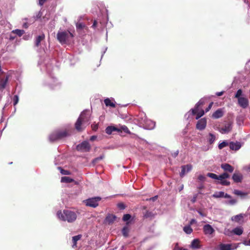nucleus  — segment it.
<instances>
[{
	"instance_id": "1",
	"label": "nucleus",
	"mask_w": 250,
	"mask_h": 250,
	"mask_svg": "<svg viewBox=\"0 0 250 250\" xmlns=\"http://www.w3.org/2000/svg\"><path fill=\"white\" fill-rule=\"evenodd\" d=\"M57 215L60 220L67 221L68 223L74 222L77 217V215L74 211L68 209L59 210L57 213Z\"/></svg>"
},
{
	"instance_id": "2",
	"label": "nucleus",
	"mask_w": 250,
	"mask_h": 250,
	"mask_svg": "<svg viewBox=\"0 0 250 250\" xmlns=\"http://www.w3.org/2000/svg\"><path fill=\"white\" fill-rule=\"evenodd\" d=\"M207 176L212 179L218 180L219 181V183L222 185L228 186L230 184L229 182L227 180V179L229 177V175L226 172L217 175L213 173H208Z\"/></svg>"
},
{
	"instance_id": "3",
	"label": "nucleus",
	"mask_w": 250,
	"mask_h": 250,
	"mask_svg": "<svg viewBox=\"0 0 250 250\" xmlns=\"http://www.w3.org/2000/svg\"><path fill=\"white\" fill-rule=\"evenodd\" d=\"M206 140L207 144L201 147L202 150L204 151H207L212 148L213 145L216 140V135L213 133H209L206 136Z\"/></svg>"
},
{
	"instance_id": "4",
	"label": "nucleus",
	"mask_w": 250,
	"mask_h": 250,
	"mask_svg": "<svg viewBox=\"0 0 250 250\" xmlns=\"http://www.w3.org/2000/svg\"><path fill=\"white\" fill-rule=\"evenodd\" d=\"M69 135L66 130L55 131L49 136L50 141L53 142L67 136Z\"/></svg>"
},
{
	"instance_id": "5",
	"label": "nucleus",
	"mask_w": 250,
	"mask_h": 250,
	"mask_svg": "<svg viewBox=\"0 0 250 250\" xmlns=\"http://www.w3.org/2000/svg\"><path fill=\"white\" fill-rule=\"evenodd\" d=\"M57 39L62 43H65L68 41L69 37H73L72 33L66 32H59L57 34Z\"/></svg>"
},
{
	"instance_id": "6",
	"label": "nucleus",
	"mask_w": 250,
	"mask_h": 250,
	"mask_svg": "<svg viewBox=\"0 0 250 250\" xmlns=\"http://www.w3.org/2000/svg\"><path fill=\"white\" fill-rule=\"evenodd\" d=\"M101 200L100 197H95L85 200L84 202L87 206L96 208L99 205V202Z\"/></svg>"
},
{
	"instance_id": "7",
	"label": "nucleus",
	"mask_w": 250,
	"mask_h": 250,
	"mask_svg": "<svg viewBox=\"0 0 250 250\" xmlns=\"http://www.w3.org/2000/svg\"><path fill=\"white\" fill-rule=\"evenodd\" d=\"M83 122V123L87 125H89L90 120V115L89 111L88 110L83 111L80 114L79 117Z\"/></svg>"
},
{
	"instance_id": "8",
	"label": "nucleus",
	"mask_w": 250,
	"mask_h": 250,
	"mask_svg": "<svg viewBox=\"0 0 250 250\" xmlns=\"http://www.w3.org/2000/svg\"><path fill=\"white\" fill-rule=\"evenodd\" d=\"M91 146L87 141H84L77 146V149L82 152H88Z\"/></svg>"
},
{
	"instance_id": "9",
	"label": "nucleus",
	"mask_w": 250,
	"mask_h": 250,
	"mask_svg": "<svg viewBox=\"0 0 250 250\" xmlns=\"http://www.w3.org/2000/svg\"><path fill=\"white\" fill-rule=\"evenodd\" d=\"M204 104V100L203 99H201L195 105L194 108L191 109V112L188 113L185 115V116H188V118L189 117L190 115H194L195 114L198 110L199 107Z\"/></svg>"
},
{
	"instance_id": "10",
	"label": "nucleus",
	"mask_w": 250,
	"mask_h": 250,
	"mask_svg": "<svg viewBox=\"0 0 250 250\" xmlns=\"http://www.w3.org/2000/svg\"><path fill=\"white\" fill-rule=\"evenodd\" d=\"M86 126L87 125L83 123V122L79 118H78L75 124V128L78 131H82Z\"/></svg>"
},
{
	"instance_id": "11",
	"label": "nucleus",
	"mask_w": 250,
	"mask_h": 250,
	"mask_svg": "<svg viewBox=\"0 0 250 250\" xmlns=\"http://www.w3.org/2000/svg\"><path fill=\"white\" fill-rule=\"evenodd\" d=\"M203 231L205 235H210L214 233L215 230L209 224H206L203 226Z\"/></svg>"
},
{
	"instance_id": "12",
	"label": "nucleus",
	"mask_w": 250,
	"mask_h": 250,
	"mask_svg": "<svg viewBox=\"0 0 250 250\" xmlns=\"http://www.w3.org/2000/svg\"><path fill=\"white\" fill-rule=\"evenodd\" d=\"M11 24L6 21H0V33H3L5 30L11 28Z\"/></svg>"
},
{
	"instance_id": "13",
	"label": "nucleus",
	"mask_w": 250,
	"mask_h": 250,
	"mask_svg": "<svg viewBox=\"0 0 250 250\" xmlns=\"http://www.w3.org/2000/svg\"><path fill=\"white\" fill-rule=\"evenodd\" d=\"M207 125V120L205 118H202L199 120L197 124H196V128L197 129L200 130H204Z\"/></svg>"
},
{
	"instance_id": "14",
	"label": "nucleus",
	"mask_w": 250,
	"mask_h": 250,
	"mask_svg": "<svg viewBox=\"0 0 250 250\" xmlns=\"http://www.w3.org/2000/svg\"><path fill=\"white\" fill-rule=\"evenodd\" d=\"M238 103L240 106L243 108H246L249 106V100L246 97H241L238 99Z\"/></svg>"
},
{
	"instance_id": "15",
	"label": "nucleus",
	"mask_w": 250,
	"mask_h": 250,
	"mask_svg": "<svg viewBox=\"0 0 250 250\" xmlns=\"http://www.w3.org/2000/svg\"><path fill=\"white\" fill-rule=\"evenodd\" d=\"M182 171L180 174V176L183 177L186 173L190 171L192 168V166L190 164L182 166Z\"/></svg>"
},
{
	"instance_id": "16",
	"label": "nucleus",
	"mask_w": 250,
	"mask_h": 250,
	"mask_svg": "<svg viewBox=\"0 0 250 250\" xmlns=\"http://www.w3.org/2000/svg\"><path fill=\"white\" fill-rule=\"evenodd\" d=\"M212 196L215 198H230V196L227 194L225 193L223 191H219V192H215Z\"/></svg>"
},
{
	"instance_id": "17",
	"label": "nucleus",
	"mask_w": 250,
	"mask_h": 250,
	"mask_svg": "<svg viewBox=\"0 0 250 250\" xmlns=\"http://www.w3.org/2000/svg\"><path fill=\"white\" fill-rule=\"evenodd\" d=\"M230 149L237 151L239 150L242 146V144L239 142H231L229 144Z\"/></svg>"
},
{
	"instance_id": "18",
	"label": "nucleus",
	"mask_w": 250,
	"mask_h": 250,
	"mask_svg": "<svg viewBox=\"0 0 250 250\" xmlns=\"http://www.w3.org/2000/svg\"><path fill=\"white\" fill-rule=\"evenodd\" d=\"M231 124L230 123H228L225 125L223 127L220 128L219 129V132L222 134H227L230 132L231 130Z\"/></svg>"
},
{
	"instance_id": "19",
	"label": "nucleus",
	"mask_w": 250,
	"mask_h": 250,
	"mask_svg": "<svg viewBox=\"0 0 250 250\" xmlns=\"http://www.w3.org/2000/svg\"><path fill=\"white\" fill-rule=\"evenodd\" d=\"M146 122L144 124V127L147 129H152L155 126V123L150 120H145Z\"/></svg>"
},
{
	"instance_id": "20",
	"label": "nucleus",
	"mask_w": 250,
	"mask_h": 250,
	"mask_svg": "<svg viewBox=\"0 0 250 250\" xmlns=\"http://www.w3.org/2000/svg\"><path fill=\"white\" fill-rule=\"evenodd\" d=\"M224 115V111L222 109L220 108L217 109L216 111H215L212 117L214 119H218L222 117Z\"/></svg>"
},
{
	"instance_id": "21",
	"label": "nucleus",
	"mask_w": 250,
	"mask_h": 250,
	"mask_svg": "<svg viewBox=\"0 0 250 250\" xmlns=\"http://www.w3.org/2000/svg\"><path fill=\"white\" fill-rule=\"evenodd\" d=\"M221 167L226 171H228L230 173L233 172L234 168L233 167L228 164H223L221 165Z\"/></svg>"
},
{
	"instance_id": "22",
	"label": "nucleus",
	"mask_w": 250,
	"mask_h": 250,
	"mask_svg": "<svg viewBox=\"0 0 250 250\" xmlns=\"http://www.w3.org/2000/svg\"><path fill=\"white\" fill-rule=\"evenodd\" d=\"M242 175L239 172H235L232 175V179L235 182H240L242 179Z\"/></svg>"
},
{
	"instance_id": "23",
	"label": "nucleus",
	"mask_w": 250,
	"mask_h": 250,
	"mask_svg": "<svg viewBox=\"0 0 250 250\" xmlns=\"http://www.w3.org/2000/svg\"><path fill=\"white\" fill-rule=\"evenodd\" d=\"M200 241L198 239H195L191 242L190 247L192 249H198L200 248Z\"/></svg>"
},
{
	"instance_id": "24",
	"label": "nucleus",
	"mask_w": 250,
	"mask_h": 250,
	"mask_svg": "<svg viewBox=\"0 0 250 250\" xmlns=\"http://www.w3.org/2000/svg\"><path fill=\"white\" fill-rule=\"evenodd\" d=\"M237 246H235L234 248H232V245L230 244H221L220 246V249L221 250H232L236 249Z\"/></svg>"
},
{
	"instance_id": "25",
	"label": "nucleus",
	"mask_w": 250,
	"mask_h": 250,
	"mask_svg": "<svg viewBox=\"0 0 250 250\" xmlns=\"http://www.w3.org/2000/svg\"><path fill=\"white\" fill-rule=\"evenodd\" d=\"M147 119H148L146 117V114H144V113H141L140 114L138 120V121L139 122V123L142 125H143L146 122L145 120H147Z\"/></svg>"
},
{
	"instance_id": "26",
	"label": "nucleus",
	"mask_w": 250,
	"mask_h": 250,
	"mask_svg": "<svg viewBox=\"0 0 250 250\" xmlns=\"http://www.w3.org/2000/svg\"><path fill=\"white\" fill-rule=\"evenodd\" d=\"M45 38L44 34H42L37 36L35 39V44L36 46H39L41 43V42Z\"/></svg>"
},
{
	"instance_id": "27",
	"label": "nucleus",
	"mask_w": 250,
	"mask_h": 250,
	"mask_svg": "<svg viewBox=\"0 0 250 250\" xmlns=\"http://www.w3.org/2000/svg\"><path fill=\"white\" fill-rule=\"evenodd\" d=\"M104 103L106 106H110L112 107H115V104L109 98H106L104 100Z\"/></svg>"
},
{
	"instance_id": "28",
	"label": "nucleus",
	"mask_w": 250,
	"mask_h": 250,
	"mask_svg": "<svg viewBox=\"0 0 250 250\" xmlns=\"http://www.w3.org/2000/svg\"><path fill=\"white\" fill-rule=\"evenodd\" d=\"M115 219L116 216L115 215L112 214H109L106 216L105 218V221L108 224H111L112 223L115 221Z\"/></svg>"
},
{
	"instance_id": "29",
	"label": "nucleus",
	"mask_w": 250,
	"mask_h": 250,
	"mask_svg": "<svg viewBox=\"0 0 250 250\" xmlns=\"http://www.w3.org/2000/svg\"><path fill=\"white\" fill-rule=\"evenodd\" d=\"M232 232L236 235H240L243 233V229L241 227H237L234 229Z\"/></svg>"
},
{
	"instance_id": "30",
	"label": "nucleus",
	"mask_w": 250,
	"mask_h": 250,
	"mask_svg": "<svg viewBox=\"0 0 250 250\" xmlns=\"http://www.w3.org/2000/svg\"><path fill=\"white\" fill-rule=\"evenodd\" d=\"M81 235H78L72 237L73 248L76 247L77 241L79 240L81 238Z\"/></svg>"
},
{
	"instance_id": "31",
	"label": "nucleus",
	"mask_w": 250,
	"mask_h": 250,
	"mask_svg": "<svg viewBox=\"0 0 250 250\" xmlns=\"http://www.w3.org/2000/svg\"><path fill=\"white\" fill-rule=\"evenodd\" d=\"M74 181V180L69 177L64 176L61 178V182L70 183Z\"/></svg>"
},
{
	"instance_id": "32",
	"label": "nucleus",
	"mask_w": 250,
	"mask_h": 250,
	"mask_svg": "<svg viewBox=\"0 0 250 250\" xmlns=\"http://www.w3.org/2000/svg\"><path fill=\"white\" fill-rule=\"evenodd\" d=\"M229 200H226L224 202V203L226 205L233 206L236 204L237 200L235 199H232L231 197L229 198Z\"/></svg>"
},
{
	"instance_id": "33",
	"label": "nucleus",
	"mask_w": 250,
	"mask_h": 250,
	"mask_svg": "<svg viewBox=\"0 0 250 250\" xmlns=\"http://www.w3.org/2000/svg\"><path fill=\"white\" fill-rule=\"evenodd\" d=\"M8 77L7 76L5 79H2L0 82V88L1 89H4L5 87L6 83H7Z\"/></svg>"
},
{
	"instance_id": "34",
	"label": "nucleus",
	"mask_w": 250,
	"mask_h": 250,
	"mask_svg": "<svg viewBox=\"0 0 250 250\" xmlns=\"http://www.w3.org/2000/svg\"><path fill=\"white\" fill-rule=\"evenodd\" d=\"M234 193L235 194H236L238 196H240L242 198H244L248 195L247 193L244 192H242V191H241L240 190H235L234 191Z\"/></svg>"
},
{
	"instance_id": "35",
	"label": "nucleus",
	"mask_w": 250,
	"mask_h": 250,
	"mask_svg": "<svg viewBox=\"0 0 250 250\" xmlns=\"http://www.w3.org/2000/svg\"><path fill=\"white\" fill-rule=\"evenodd\" d=\"M183 230L185 232L188 234L191 233L193 230L190 227V225L186 226L184 227Z\"/></svg>"
},
{
	"instance_id": "36",
	"label": "nucleus",
	"mask_w": 250,
	"mask_h": 250,
	"mask_svg": "<svg viewBox=\"0 0 250 250\" xmlns=\"http://www.w3.org/2000/svg\"><path fill=\"white\" fill-rule=\"evenodd\" d=\"M12 33L17 35L19 37H21L25 33V32L23 30L15 29L13 30L12 31Z\"/></svg>"
},
{
	"instance_id": "37",
	"label": "nucleus",
	"mask_w": 250,
	"mask_h": 250,
	"mask_svg": "<svg viewBox=\"0 0 250 250\" xmlns=\"http://www.w3.org/2000/svg\"><path fill=\"white\" fill-rule=\"evenodd\" d=\"M119 126H121V131H124L125 132L131 134V132L129 130L128 128L126 125H119Z\"/></svg>"
},
{
	"instance_id": "38",
	"label": "nucleus",
	"mask_w": 250,
	"mask_h": 250,
	"mask_svg": "<svg viewBox=\"0 0 250 250\" xmlns=\"http://www.w3.org/2000/svg\"><path fill=\"white\" fill-rule=\"evenodd\" d=\"M114 126H108L105 129V132L107 134H111L114 131Z\"/></svg>"
},
{
	"instance_id": "39",
	"label": "nucleus",
	"mask_w": 250,
	"mask_h": 250,
	"mask_svg": "<svg viewBox=\"0 0 250 250\" xmlns=\"http://www.w3.org/2000/svg\"><path fill=\"white\" fill-rule=\"evenodd\" d=\"M122 233L123 235L125 237H127L128 236L129 229L128 227L125 226L122 229Z\"/></svg>"
},
{
	"instance_id": "40",
	"label": "nucleus",
	"mask_w": 250,
	"mask_h": 250,
	"mask_svg": "<svg viewBox=\"0 0 250 250\" xmlns=\"http://www.w3.org/2000/svg\"><path fill=\"white\" fill-rule=\"evenodd\" d=\"M243 216L242 214H239L232 217L231 220L233 221L239 222L242 218Z\"/></svg>"
},
{
	"instance_id": "41",
	"label": "nucleus",
	"mask_w": 250,
	"mask_h": 250,
	"mask_svg": "<svg viewBox=\"0 0 250 250\" xmlns=\"http://www.w3.org/2000/svg\"><path fill=\"white\" fill-rule=\"evenodd\" d=\"M228 145H229L227 141H223L222 143H220V144H219L218 148L219 149H222L224 147L228 146Z\"/></svg>"
},
{
	"instance_id": "42",
	"label": "nucleus",
	"mask_w": 250,
	"mask_h": 250,
	"mask_svg": "<svg viewBox=\"0 0 250 250\" xmlns=\"http://www.w3.org/2000/svg\"><path fill=\"white\" fill-rule=\"evenodd\" d=\"M58 169L60 170V172L62 175H69V174H70V172L69 171L66 170H64V169H63L61 167H58Z\"/></svg>"
},
{
	"instance_id": "43",
	"label": "nucleus",
	"mask_w": 250,
	"mask_h": 250,
	"mask_svg": "<svg viewBox=\"0 0 250 250\" xmlns=\"http://www.w3.org/2000/svg\"><path fill=\"white\" fill-rule=\"evenodd\" d=\"M242 95V90L241 89H238L235 95V98L239 99V98H241L242 97H241Z\"/></svg>"
},
{
	"instance_id": "44",
	"label": "nucleus",
	"mask_w": 250,
	"mask_h": 250,
	"mask_svg": "<svg viewBox=\"0 0 250 250\" xmlns=\"http://www.w3.org/2000/svg\"><path fill=\"white\" fill-rule=\"evenodd\" d=\"M173 250H188L187 249L184 248L183 247H180L178 245V243L175 244Z\"/></svg>"
},
{
	"instance_id": "45",
	"label": "nucleus",
	"mask_w": 250,
	"mask_h": 250,
	"mask_svg": "<svg viewBox=\"0 0 250 250\" xmlns=\"http://www.w3.org/2000/svg\"><path fill=\"white\" fill-rule=\"evenodd\" d=\"M52 81L53 83H50V85L52 87H54L55 86L57 85L58 84L57 80L56 78H52Z\"/></svg>"
},
{
	"instance_id": "46",
	"label": "nucleus",
	"mask_w": 250,
	"mask_h": 250,
	"mask_svg": "<svg viewBox=\"0 0 250 250\" xmlns=\"http://www.w3.org/2000/svg\"><path fill=\"white\" fill-rule=\"evenodd\" d=\"M205 112H204V111L202 110L201 111H200L199 112H198L197 113V116H196V120H198V119H199L200 117H201L202 116L204 115Z\"/></svg>"
},
{
	"instance_id": "47",
	"label": "nucleus",
	"mask_w": 250,
	"mask_h": 250,
	"mask_svg": "<svg viewBox=\"0 0 250 250\" xmlns=\"http://www.w3.org/2000/svg\"><path fill=\"white\" fill-rule=\"evenodd\" d=\"M104 158V155H101V156H99L98 157H97L95 159H94L93 160L92 162H93V163L95 164L97 162H98L99 161L102 160Z\"/></svg>"
},
{
	"instance_id": "48",
	"label": "nucleus",
	"mask_w": 250,
	"mask_h": 250,
	"mask_svg": "<svg viewBox=\"0 0 250 250\" xmlns=\"http://www.w3.org/2000/svg\"><path fill=\"white\" fill-rule=\"evenodd\" d=\"M131 218V215L129 214H125L123 216V220L124 221H127L129 220Z\"/></svg>"
},
{
	"instance_id": "49",
	"label": "nucleus",
	"mask_w": 250,
	"mask_h": 250,
	"mask_svg": "<svg viewBox=\"0 0 250 250\" xmlns=\"http://www.w3.org/2000/svg\"><path fill=\"white\" fill-rule=\"evenodd\" d=\"M14 105L15 106L19 102V97L18 95H15L13 97Z\"/></svg>"
},
{
	"instance_id": "50",
	"label": "nucleus",
	"mask_w": 250,
	"mask_h": 250,
	"mask_svg": "<svg viewBox=\"0 0 250 250\" xmlns=\"http://www.w3.org/2000/svg\"><path fill=\"white\" fill-rule=\"evenodd\" d=\"M198 179L200 181H204L206 179V177L203 175H199L198 177Z\"/></svg>"
},
{
	"instance_id": "51",
	"label": "nucleus",
	"mask_w": 250,
	"mask_h": 250,
	"mask_svg": "<svg viewBox=\"0 0 250 250\" xmlns=\"http://www.w3.org/2000/svg\"><path fill=\"white\" fill-rule=\"evenodd\" d=\"M117 206L120 209H124L125 207V205L122 203H119Z\"/></svg>"
},
{
	"instance_id": "52",
	"label": "nucleus",
	"mask_w": 250,
	"mask_h": 250,
	"mask_svg": "<svg viewBox=\"0 0 250 250\" xmlns=\"http://www.w3.org/2000/svg\"><path fill=\"white\" fill-rule=\"evenodd\" d=\"M232 232L230 231L229 229H225L224 231V234L228 236H230Z\"/></svg>"
},
{
	"instance_id": "53",
	"label": "nucleus",
	"mask_w": 250,
	"mask_h": 250,
	"mask_svg": "<svg viewBox=\"0 0 250 250\" xmlns=\"http://www.w3.org/2000/svg\"><path fill=\"white\" fill-rule=\"evenodd\" d=\"M213 102H211L208 105V107L205 110V111L206 112H208L209 111V110L211 109V108L212 107V106L213 105Z\"/></svg>"
},
{
	"instance_id": "54",
	"label": "nucleus",
	"mask_w": 250,
	"mask_h": 250,
	"mask_svg": "<svg viewBox=\"0 0 250 250\" xmlns=\"http://www.w3.org/2000/svg\"><path fill=\"white\" fill-rule=\"evenodd\" d=\"M83 26L84 25L82 23H77L76 24V27L78 29H82Z\"/></svg>"
},
{
	"instance_id": "55",
	"label": "nucleus",
	"mask_w": 250,
	"mask_h": 250,
	"mask_svg": "<svg viewBox=\"0 0 250 250\" xmlns=\"http://www.w3.org/2000/svg\"><path fill=\"white\" fill-rule=\"evenodd\" d=\"M91 127L94 130H96L98 128V125L97 124H93L91 125Z\"/></svg>"
},
{
	"instance_id": "56",
	"label": "nucleus",
	"mask_w": 250,
	"mask_h": 250,
	"mask_svg": "<svg viewBox=\"0 0 250 250\" xmlns=\"http://www.w3.org/2000/svg\"><path fill=\"white\" fill-rule=\"evenodd\" d=\"M243 244L245 246H250V239L248 241H245L243 242Z\"/></svg>"
},
{
	"instance_id": "57",
	"label": "nucleus",
	"mask_w": 250,
	"mask_h": 250,
	"mask_svg": "<svg viewBox=\"0 0 250 250\" xmlns=\"http://www.w3.org/2000/svg\"><path fill=\"white\" fill-rule=\"evenodd\" d=\"M114 131H117L118 132H121V126H119V127H115L114 126Z\"/></svg>"
},
{
	"instance_id": "58",
	"label": "nucleus",
	"mask_w": 250,
	"mask_h": 250,
	"mask_svg": "<svg viewBox=\"0 0 250 250\" xmlns=\"http://www.w3.org/2000/svg\"><path fill=\"white\" fill-rule=\"evenodd\" d=\"M157 198H158L157 196H155L152 198H149L148 200L150 201H154L157 199Z\"/></svg>"
},
{
	"instance_id": "59",
	"label": "nucleus",
	"mask_w": 250,
	"mask_h": 250,
	"mask_svg": "<svg viewBox=\"0 0 250 250\" xmlns=\"http://www.w3.org/2000/svg\"><path fill=\"white\" fill-rule=\"evenodd\" d=\"M46 0H39V4L40 5H42Z\"/></svg>"
},
{
	"instance_id": "60",
	"label": "nucleus",
	"mask_w": 250,
	"mask_h": 250,
	"mask_svg": "<svg viewBox=\"0 0 250 250\" xmlns=\"http://www.w3.org/2000/svg\"><path fill=\"white\" fill-rule=\"evenodd\" d=\"M196 198H197V195H194L191 200V202L192 203H195L196 201Z\"/></svg>"
},
{
	"instance_id": "61",
	"label": "nucleus",
	"mask_w": 250,
	"mask_h": 250,
	"mask_svg": "<svg viewBox=\"0 0 250 250\" xmlns=\"http://www.w3.org/2000/svg\"><path fill=\"white\" fill-rule=\"evenodd\" d=\"M97 138L96 136H92L90 137V140L91 141H94Z\"/></svg>"
},
{
	"instance_id": "62",
	"label": "nucleus",
	"mask_w": 250,
	"mask_h": 250,
	"mask_svg": "<svg viewBox=\"0 0 250 250\" xmlns=\"http://www.w3.org/2000/svg\"><path fill=\"white\" fill-rule=\"evenodd\" d=\"M97 22L96 21H95L92 25V27L95 28L97 26Z\"/></svg>"
},
{
	"instance_id": "63",
	"label": "nucleus",
	"mask_w": 250,
	"mask_h": 250,
	"mask_svg": "<svg viewBox=\"0 0 250 250\" xmlns=\"http://www.w3.org/2000/svg\"><path fill=\"white\" fill-rule=\"evenodd\" d=\"M23 27L27 28L28 27V24L27 23H24L23 24Z\"/></svg>"
},
{
	"instance_id": "64",
	"label": "nucleus",
	"mask_w": 250,
	"mask_h": 250,
	"mask_svg": "<svg viewBox=\"0 0 250 250\" xmlns=\"http://www.w3.org/2000/svg\"><path fill=\"white\" fill-rule=\"evenodd\" d=\"M198 212L201 216L203 217L205 216V214L202 213L200 210H198Z\"/></svg>"
}]
</instances>
